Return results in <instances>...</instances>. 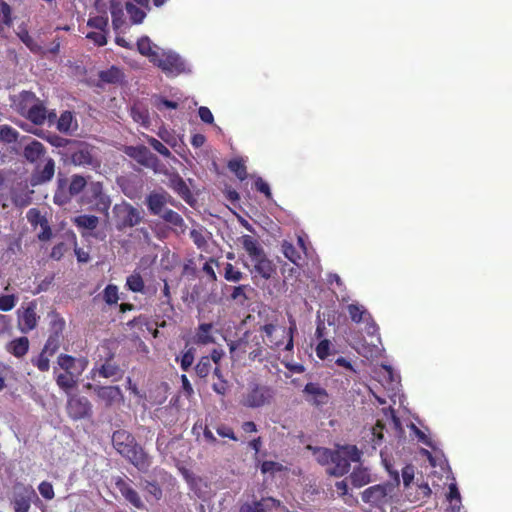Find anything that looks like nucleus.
<instances>
[{
  "instance_id": "nucleus-1",
  "label": "nucleus",
  "mask_w": 512,
  "mask_h": 512,
  "mask_svg": "<svg viewBox=\"0 0 512 512\" xmlns=\"http://www.w3.org/2000/svg\"><path fill=\"white\" fill-rule=\"evenodd\" d=\"M112 445L115 450L126 458L139 471L146 472L151 466V457L137 443L135 437L124 429L114 431Z\"/></svg>"
},
{
  "instance_id": "nucleus-2",
  "label": "nucleus",
  "mask_w": 512,
  "mask_h": 512,
  "mask_svg": "<svg viewBox=\"0 0 512 512\" xmlns=\"http://www.w3.org/2000/svg\"><path fill=\"white\" fill-rule=\"evenodd\" d=\"M260 337L267 348L278 351H293L294 334L297 332V325L294 319L289 320V327H279L273 323L261 325L258 329Z\"/></svg>"
},
{
  "instance_id": "nucleus-3",
  "label": "nucleus",
  "mask_w": 512,
  "mask_h": 512,
  "mask_svg": "<svg viewBox=\"0 0 512 512\" xmlns=\"http://www.w3.org/2000/svg\"><path fill=\"white\" fill-rule=\"evenodd\" d=\"M57 364L64 373L55 377L56 384L68 393L77 386L80 376L88 367L89 360L84 356L73 357L69 354H60L57 357Z\"/></svg>"
},
{
  "instance_id": "nucleus-4",
  "label": "nucleus",
  "mask_w": 512,
  "mask_h": 512,
  "mask_svg": "<svg viewBox=\"0 0 512 512\" xmlns=\"http://www.w3.org/2000/svg\"><path fill=\"white\" fill-rule=\"evenodd\" d=\"M61 160L78 167L97 170L101 166V160L97 156L95 146L85 142L74 140L70 148L58 152Z\"/></svg>"
},
{
  "instance_id": "nucleus-5",
  "label": "nucleus",
  "mask_w": 512,
  "mask_h": 512,
  "mask_svg": "<svg viewBox=\"0 0 512 512\" xmlns=\"http://www.w3.org/2000/svg\"><path fill=\"white\" fill-rule=\"evenodd\" d=\"M240 242L253 263L251 273L254 274L255 277L260 276L265 280L270 279L275 272V266L272 261L268 259L259 242L250 235H243L240 238Z\"/></svg>"
},
{
  "instance_id": "nucleus-6",
  "label": "nucleus",
  "mask_w": 512,
  "mask_h": 512,
  "mask_svg": "<svg viewBox=\"0 0 512 512\" xmlns=\"http://www.w3.org/2000/svg\"><path fill=\"white\" fill-rule=\"evenodd\" d=\"M86 186L87 179L80 174H73L70 179L59 175L53 201L56 205L64 206L70 203L73 197L79 195Z\"/></svg>"
},
{
  "instance_id": "nucleus-7",
  "label": "nucleus",
  "mask_w": 512,
  "mask_h": 512,
  "mask_svg": "<svg viewBox=\"0 0 512 512\" xmlns=\"http://www.w3.org/2000/svg\"><path fill=\"white\" fill-rule=\"evenodd\" d=\"M362 452L355 445H343L334 449L331 466L327 468V473L331 476L341 477L350 470L351 462H359Z\"/></svg>"
},
{
  "instance_id": "nucleus-8",
  "label": "nucleus",
  "mask_w": 512,
  "mask_h": 512,
  "mask_svg": "<svg viewBox=\"0 0 512 512\" xmlns=\"http://www.w3.org/2000/svg\"><path fill=\"white\" fill-rule=\"evenodd\" d=\"M275 397V390L268 385L250 382L242 396L241 403L247 408H260L270 405Z\"/></svg>"
},
{
  "instance_id": "nucleus-9",
  "label": "nucleus",
  "mask_w": 512,
  "mask_h": 512,
  "mask_svg": "<svg viewBox=\"0 0 512 512\" xmlns=\"http://www.w3.org/2000/svg\"><path fill=\"white\" fill-rule=\"evenodd\" d=\"M152 63L167 76H178L186 72L184 60L172 51L159 52L158 57L152 58Z\"/></svg>"
},
{
  "instance_id": "nucleus-10",
  "label": "nucleus",
  "mask_w": 512,
  "mask_h": 512,
  "mask_svg": "<svg viewBox=\"0 0 512 512\" xmlns=\"http://www.w3.org/2000/svg\"><path fill=\"white\" fill-rule=\"evenodd\" d=\"M114 214L116 226L119 230L134 227L143 219L141 211L127 202L115 205Z\"/></svg>"
},
{
  "instance_id": "nucleus-11",
  "label": "nucleus",
  "mask_w": 512,
  "mask_h": 512,
  "mask_svg": "<svg viewBox=\"0 0 512 512\" xmlns=\"http://www.w3.org/2000/svg\"><path fill=\"white\" fill-rule=\"evenodd\" d=\"M37 498V494L32 486L23 483H16L13 486V497L11 504L14 512H29L31 502Z\"/></svg>"
},
{
  "instance_id": "nucleus-12",
  "label": "nucleus",
  "mask_w": 512,
  "mask_h": 512,
  "mask_svg": "<svg viewBox=\"0 0 512 512\" xmlns=\"http://www.w3.org/2000/svg\"><path fill=\"white\" fill-rule=\"evenodd\" d=\"M392 490L393 485L389 483L373 485L362 492L361 498L364 503L376 508H382L389 503L388 496Z\"/></svg>"
},
{
  "instance_id": "nucleus-13",
  "label": "nucleus",
  "mask_w": 512,
  "mask_h": 512,
  "mask_svg": "<svg viewBox=\"0 0 512 512\" xmlns=\"http://www.w3.org/2000/svg\"><path fill=\"white\" fill-rule=\"evenodd\" d=\"M65 329V320L58 314H54L50 322V334L44 344V353L54 355L60 348L63 341V331Z\"/></svg>"
},
{
  "instance_id": "nucleus-14",
  "label": "nucleus",
  "mask_w": 512,
  "mask_h": 512,
  "mask_svg": "<svg viewBox=\"0 0 512 512\" xmlns=\"http://www.w3.org/2000/svg\"><path fill=\"white\" fill-rule=\"evenodd\" d=\"M67 413L75 421L92 416V405L84 396L73 395L67 400Z\"/></svg>"
},
{
  "instance_id": "nucleus-15",
  "label": "nucleus",
  "mask_w": 512,
  "mask_h": 512,
  "mask_svg": "<svg viewBox=\"0 0 512 512\" xmlns=\"http://www.w3.org/2000/svg\"><path fill=\"white\" fill-rule=\"evenodd\" d=\"M94 392L105 407H112L124 401V395L119 386H95Z\"/></svg>"
},
{
  "instance_id": "nucleus-16",
  "label": "nucleus",
  "mask_w": 512,
  "mask_h": 512,
  "mask_svg": "<svg viewBox=\"0 0 512 512\" xmlns=\"http://www.w3.org/2000/svg\"><path fill=\"white\" fill-rule=\"evenodd\" d=\"M171 196L165 192H151L146 197V205L149 212L155 216H161L166 210L165 206L167 203L173 204Z\"/></svg>"
},
{
  "instance_id": "nucleus-17",
  "label": "nucleus",
  "mask_w": 512,
  "mask_h": 512,
  "mask_svg": "<svg viewBox=\"0 0 512 512\" xmlns=\"http://www.w3.org/2000/svg\"><path fill=\"white\" fill-rule=\"evenodd\" d=\"M36 314V303L30 302L22 312L18 311V325L23 333H28L36 328L38 323Z\"/></svg>"
},
{
  "instance_id": "nucleus-18",
  "label": "nucleus",
  "mask_w": 512,
  "mask_h": 512,
  "mask_svg": "<svg viewBox=\"0 0 512 512\" xmlns=\"http://www.w3.org/2000/svg\"><path fill=\"white\" fill-rule=\"evenodd\" d=\"M115 486L121 493V495L128 501L132 506L137 509H145V504L142 501L139 493L129 484L128 481L119 477L115 481Z\"/></svg>"
},
{
  "instance_id": "nucleus-19",
  "label": "nucleus",
  "mask_w": 512,
  "mask_h": 512,
  "mask_svg": "<svg viewBox=\"0 0 512 512\" xmlns=\"http://www.w3.org/2000/svg\"><path fill=\"white\" fill-rule=\"evenodd\" d=\"M303 393L306 395V400L317 407L325 405L329 401L327 391L318 383H307L303 389Z\"/></svg>"
},
{
  "instance_id": "nucleus-20",
  "label": "nucleus",
  "mask_w": 512,
  "mask_h": 512,
  "mask_svg": "<svg viewBox=\"0 0 512 512\" xmlns=\"http://www.w3.org/2000/svg\"><path fill=\"white\" fill-rule=\"evenodd\" d=\"M55 174V161L51 157L45 159L43 167L37 166L32 174V185L45 184L52 180Z\"/></svg>"
},
{
  "instance_id": "nucleus-21",
  "label": "nucleus",
  "mask_w": 512,
  "mask_h": 512,
  "mask_svg": "<svg viewBox=\"0 0 512 512\" xmlns=\"http://www.w3.org/2000/svg\"><path fill=\"white\" fill-rule=\"evenodd\" d=\"M125 152L128 156L144 166H150L157 161V157L144 145L129 146L126 148Z\"/></svg>"
},
{
  "instance_id": "nucleus-22",
  "label": "nucleus",
  "mask_w": 512,
  "mask_h": 512,
  "mask_svg": "<svg viewBox=\"0 0 512 512\" xmlns=\"http://www.w3.org/2000/svg\"><path fill=\"white\" fill-rule=\"evenodd\" d=\"M89 192L92 200L100 211L106 212L110 208L111 200L103 191V183L96 181L89 184Z\"/></svg>"
},
{
  "instance_id": "nucleus-23",
  "label": "nucleus",
  "mask_w": 512,
  "mask_h": 512,
  "mask_svg": "<svg viewBox=\"0 0 512 512\" xmlns=\"http://www.w3.org/2000/svg\"><path fill=\"white\" fill-rule=\"evenodd\" d=\"M245 344L249 347L248 357L251 361H258L262 363L267 359L265 354V344L262 341L260 335H255L250 342L246 341Z\"/></svg>"
},
{
  "instance_id": "nucleus-24",
  "label": "nucleus",
  "mask_w": 512,
  "mask_h": 512,
  "mask_svg": "<svg viewBox=\"0 0 512 512\" xmlns=\"http://www.w3.org/2000/svg\"><path fill=\"white\" fill-rule=\"evenodd\" d=\"M28 121L33 123L34 125L41 126L46 122V105L44 101L38 100L35 105H33L24 116Z\"/></svg>"
},
{
  "instance_id": "nucleus-25",
  "label": "nucleus",
  "mask_w": 512,
  "mask_h": 512,
  "mask_svg": "<svg viewBox=\"0 0 512 512\" xmlns=\"http://www.w3.org/2000/svg\"><path fill=\"white\" fill-rule=\"evenodd\" d=\"M46 154L45 146L38 140H32L23 149L24 158L30 163H36Z\"/></svg>"
},
{
  "instance_id": "nucleus-26",
  "label": "nucleus",
  "mask_w": 512,
  "mask_h": 512,
  "mask_svg": "<svg viewBox=\"0 0 512 512\" xmlns=\"http://www.w3.org/2000/svg\"><path fill=\"white\" fill-rule=\"evenodd\" d=\"M30 342L25 336L13 339L6 345V350L16 358L24 357L29 351Z\"/></svg>"
},
{
  "instance_id": "nucleus-27",
  "label": "nucleus",
  "mask_w": 512,
  "mask_h": 512,
  "mask_svg": "<svg viewBox=\"0 0 512 512\" xmlns=\"http://www.w3.org/2000/svg\"><path fill=\"white\" fill-rule=\"evenodd\" d=\"M213 324L201 323L196 329L194 342L198 345H208L215 343V338L212 335Z\"/></svg>"
},
{
  "instance_id": "nucleus-28",
  "label": "nucleus",
  "mask_w": 512,
  "mask_h": 512,
  "mask_svg": "<svg viewBox=\"0 0 512 512\" xmlns=\"http://www.w3.org/2000/svg\"><path fill=\"white\" fill-rule=\"evenodd\" d=\"M39 100L34 92L22 91L18 96L17 111L23 117L25 113Z\"/></svg>"
},
{
  "instance_id": "nucleus-29",
  "label": "nucleus",
  "mask_w": 512,
  "mask_h": 512,
  "mask_svg": "<svg viewBox=\"0 0 512 512\" xmlns=\"http://www.w3.org/2000/svg\"><path fill=\"white\" fill-rule=\"evenodd\" d=\"M431 489L427 482L417 483V489L415 493H412L411 490L406 492L407 499L412 502H425L431 495Z\"/></svg>"
},
{
  "instance_id": "nucleus-30",
  "label": "nucleus",
  "mask_w": 512,
  "mask_h": 512,
  "mask_svg": "<svg viewBox=\"0 0 512 512\" xmlns=\"http://www.w3.org/2000/svg\"><path fill=\"white\" fill-rule=\"evenodd\" d=\"M156 46L151 42L149 37L143 36L137 41V50L138 52L149 58V61L152 63V58L158 57L159 52L155 50Z\"/></svg>"
},
{
  "instance_id": "nucleus-31",
  "label": "nucleus",
  "mask_w": 512,
  "mask_h": 512,
  "mask_svg": "<svg viewBox=\"0 0 512 512\" xmlns=\"http://www.w3.org/2000/svg\"><path fill=\"white\" fill-rule=\"evenodd\" d=\"M308 449L312 450L316 461L322 465H330L333 460L334 450L325 447H312L308 446Z\"/></svg>"
},
{
  "instance_id": "nucleus-32",
  "label": "nucleus",
  "mask_w": 512,
  "mask_h": 512,
  "mask_svg": "<svg viewBox=\"0 0 512 512\" xmlns=\"http://www.w3.org/2000/svg\"><path fill=\"white\" fill-rule=\"evenodd\" d=\"M165 222L170 224L174 229H179L181 232L185 230V223L182 216L174 210L166 209L160 216Z\"/></svg>"
},
{
  "instance_id": "nucleus-33",
  "label": "nucleus",
  "mask_w": 512,
  "mask_h": 512,
  "mask_svg": "<svg viewBox=\"0 0 512 512\" xmlns=\"http://www.w3.org/2000/svg\"><path fill=\"white\" fill-rule=\"evenodd\" d=\"M347 311L350 316V319L357 324L363 322L365 319L370 318V313L368 312V310L364 306L359 304H349L347 306Z\"/></svg>"
},
{
  "instance_id": "nucleus-34",
  "label": "nucleus",
  "mask_w": 512,
  "mask_h": 512,
  "mask_svg": "<svg viewBox=\"0 0 512 512\" xmlns=\"http://www.w3.org/2000/svg\"><path fill=\"white\" fill-rule=\"evenodd\" d=\"M281 250L284 256L293 264L299 266L302 260L301 253L296 249L293 243L283 240Z\"/></svg>"
},
{
  "instance_id": "nucleus-35",
  "label": "nucleus",
  "mask_w": 512,
  "mask_h": 512,
  "mask_svg": "<svg viewBox=\"0 0 512 512\" xmlns=\"http://www.w3.org/2000/svg\"><path fill=\"white\" fill-rule=\"evenodd\" d=\"M20 40L26 47L34 54H45L43 47L29 34L27 30H22L18 33Z\"/></svg>"
},
{
  "instance_id": "nucleus-36",
  "label": "nucleus",
  "mask_w": 512,
  "mask_h": 512,
  "mask_svg": "<svg viewBox=\"0 0 512 512\" xmlns=\"http://www.w3.org/2000/svg\"><path fill=\"white\" fill-rule=\"evenodd\" d=\"M110 12L114 29H119L124 24V12L121 3L118 0H112Z\"/></svg>"
},
{
  "instance_id": "nucleus-37",
  "label": "nucleus",
  "mask_w": 512,
  "mask_h": 512,
  "mask_svg": "<svg viewBox=\"0 0 512 512\" xmlns=\"http://www.w3.org/2000/svg\"><path fill=\"white\" fill-rule=\"evenodd\" d=\"M99 79L105 83L117 84L122 81L123 73L119 68L112 66L107 70L100 71Z\"/></svg>"
},
{
  "instance_id": "nucleus-38",
  "label": "nucleus",
  "mask_w": 512,
  "mask_h": 512,
  "mask_svg": "<svg viewBox=\"0 0 512 512\" xmlns=\"http://www.w3.org/2000/svg\"><path fill=\"white\" fill-rule=\"evenodd\" d=\"M73 222L78 228L94 230L99 224V218L95 215L83 214L75 217Z\"/></svg>"
},
{
  "instance_id": "nucleus-39",
  "label": "nucleus",
  "mask_w": 512,
  "mask_h": 512,
  "mask_svg": "<svg viewBox=\"0 0 512 512\" xmlns=\"http://www.w3.org/2000/svg\"><path fill=\"white\" fill-rule=\"evenodd\" d=\"M74 122V116L71 111H64L61 113L57 120V129L59 132L64 134H70L72 132V124Z\"/></svg>"
},
{
  "instance_id": "nucleus-40",
  "label": "nucleus",
  "mask_w": 512,
  "mask_h": 512,
  "mask_svg": "<svg viewBox=\"0 0 512 512\" xmlns=\"http://www.w3.org/2000/svg\"><path fill=\"white\" fill-rule=\"evenodd\" d=\"M126 287L134 293H144L145 283L139 272H133L126 279Z\"/></svg>"
},
{
  "instance_id": "nucleus-41",
  "label": "nucleus",
  "mask_w": 512,
  "mask_h": 512,
  "mask_svg": "<svg viewBox=\"0 0 512 512\" xmlns=\"http://www.w3.org/2000/svg\"><path fill=\"white\" fill-rule=\"evenodd\" d=\"M125 7H126L127 13L130 16L132 23L139 24L144 20V18L146 16V12L144 11V9L146 7H141L132 2H126Z\"/></svg>"
},
{
  "instance_id": "nucleus-42",
  "label": "nucleus",
  "mask_w": 512,
  "mask_h": 512,
  "mask_svg": "<svg viewBox=\"0 0 512 512\" xmlns=\"http://www.w3.org/2000/svg\"><path fill=\"white\" fill-rule=\"evenodd\" d=\"M35 134L38 135L39 137H42L44 140H46L52 146L57 147V148H63V150L70 148L71 142L74 141L72 139H67V138L61 137L57 134H49L47 136H44L43 133H35Z\"/></svg>"
},
{
  "instance_id": "nucleus-43",
  "label": "nucleus",
  "mask_w": 512,
  "mask_h": 512,
  "mask_svg": "<svg viewBox=\"0 0 512 512\" xmlns=\"http://www.w3.org/2000/svg\"><path fill=\"white\" fill-rule=\"evenodd\" d=\"M228 168L235 176L243 181L247 178V169L242 159H232L228 162Z\"/></svg>"
},
{
  "instance_id": "nucleus-44",
  "label": "nucleus",
  "mask_w": 512,
  "mask_h": 512,
  "mask_svg": "<svg viewBox=\"0 0 512 512\" xmlns=\"http://www.w3.org/2000/svg\"><path fill=\"white\" fill-rule=\"evenodd\" d=\"M51 356L52 355L48 353H44V350L42 349L37 356L31 358V363L33 366L37 367L39 371L47 372L50 368L49 357Z\"/></svg>"
},
{
  "instance_id": "nucleus-45",
  "label": "nucleus",
  "mask_w": 512,
  "mask_h": 512,
  "mask_svg": "<svg viewBox=\"0 0 512 512\" xmlns=\"http://www.w3.org/2000/svg\"><path fill=\"white\" fill-rule=\"evenodd\" d=\"M248 289H250L249 285H239L233 287L229 296L230 300L235 301L237 304L244 305L248 300V296L246 294V290Z\"/></svg>"
},
{
  "instance_id": "nucleus-46",
  "label": "nucleus",
  "mask_w": 512,
  "mask_h": 512,
  "mask_svg": "<svg viewBox=\"0 0 512 512\" xmlns=\"http://www.w3.org/2000/svg\"><path fill=\"white\" fill-rule=\"evenodd\" d=\"M195 373L199 378H206L212 369L210 358L208 356H202L195 366Z\"/></svg>"
},
{
  "instance_id": "nucleus-47",
  "label": "nucleus",
  "mask_w": 512,
  "mask_h": 512,
  "mask_svg": "<svg viewBox=\"0 0 512 512\" xmlns=\"http://www.w3.org/2000/svg\"><path fill=\"white\" fill-rule=\"evenodd\" d=\"M401 477L403 481L404 488L407 491L411 490V484L415 477V467L412 464H407L402 468Z\"/></svg>"
},
{
  "instance_id": "nucleus-48",
  "label": "nucleus",
  "mask_w": 512,
  "mask_h": 512,
  "mask_svg": "<svg viewBox=\"0 0 512 512\" xmlns=\"http://www.w3.org/2000/svg\"><path fill=\"white\" fill-rule=\"evenodd\" d=\"M143 490L150 496L153 497L154 500L158 501L162 498L163 492L160 485L156 481H147L145 480L142 484Z\"/></svg>"
},
{
  "instance_id": "nucleus-49",
  "label": "nucleus",
  "mask_w": 512,
  "mask_h": 512,
  "mask_svg": "<svg viewBox=\"0 0 512 512\" xmlns=\"http://www.w3.org/2000/svg\"><path fill=\"white\" fill-rule=\"evenodd\" d=\"M19 133L9 125L0 126V140L5 143H14L17 141Z\"/></svg>"
},
{
  "instance_id": "nucleus-50",
  "label": "nucleus",
  "mask_w": 512,
  "mask_h": 512,
  "mask_svg": "<svg viewBox=\"0 0 512 512\" xmlns=\"http://www.w3.org/2000/svg\"><path fill=\"white\" fill-rule=\"evenodd\" d=\"M103 300L108 305L116 304L119 300L118 287L115 284H108L103 290Z\"/></svg>"
},
{
  "instance_id": "nucleus-51",
  "label": "nucleus",
  "mask_w": 512,
  "mask_h": 512,
  "mask_svg": "<svg viewBox=\"0 0 512 512\" xmlns=\"http://www.w3.org/2000/svg\"><path fill=\"white\" fill-rule=\"evenodd\" d=\"M146 141L155 151H157L163 157L169 158L172 156L171 151L158 139L152 136H147Z\"/></svg>"
},
{
  "instance_id": "nucleus-52",
  "label": "nucleus",
  "mask_w": 512,
  "mask_h": 512,
  "mask_svg": "<svg viewBox=\"0 0 512 512\" xmlns=\"http://www.w3.org/2000/svg\"><path fill=\"white\" fill-rule=\"evenodd\" d=\"M224 278L227 281L238 282L243 278V273L234 268L231 263H226L224 268Z\"/></svg>"
},
{
  "instance_id": "nucleus-53",
  "label": "nucleus",
  "mask_w": 512,
  "mask_h": 512,
  "mask_svg": "<svg viewBox=\"0 0 512 512\" xmlns=\"http://www.w3.org/2000/svg\"><path fill=\"white\" fill-rule=\"evenodd\" d=\"M0 19L6 26L12 25V10L10 5L4 0H0Z\"/></svg>"
},
{
  "instance_id": "nucleus-54",
  "label": "nucleus",
  "mask_w": 512,
  "mask_h": 512,
  "mask_svg": "<svg viewBox=\"0 0 512 512\" xmlns=\"http://www.w3.org/2000/svg\"><path fill=\"white\" fill-rule=\"evenodd\" d=\"M351 481L355 487H361L370 481L369 475L365 470L353 471Z\"/></svg>"
},
{
  "instance_id": "nucleus-55",
  "label": "nucleus",
  "mask_w": 512,
  "mask_h": 512,
  "mask_svg": "<svg viewBox=\"0 0 512 512\" xmlns=\"http://www.w3.org/2000/svg\"><path fill=\"white\" fill-rule=\"evenodd\" d=\"M119 367L115 364L105 362L101 365V367L98 370V373L103 378H111L118 374Z\"/></svg>"
},
{
  "instance_id": "nucleus-56",
  "label": "nucleus",
  "mask_w": 512,
  "mask_h": 512,
  "mask_svg": "<svg viewBox=\"0 0 512 512\" xmlns=\"http://www.w3.org/2000/svg\"><path fill=\"white\" fill-rule=\"evenodd\" d=\"M131 115L134 121L145 126L149 124V113L147 110L139 109L137 106H133L131 109Z\"/></svg>"
},
{
  "instance_id": "nucleus-57",
  "label": "nucleus",
  "mask_w": 512,
  "mask_h": 512,
  "mask_svg": "<svg viewBox=\"0 0 512 512\" xmlns=\"http://www.w3.org/2000/svg\"><path fill=\"white\" fill-rule=\"evenodd\" d=\"M17 303V297L14 294L9 295H0V310L1 311H10L12 310Z\"/></svg>"
},
{
  "instance_id": "nucleus-58",
  "label": "nucleus",
  "mask_w": 512,
  "mask_h": 512,
  "mask_svg": "<svg viewBox=\"0 0 512 512\" xmlns=\"http://www.w3.org/2000/svg\"><path fill=\"white\" fill-rule=\"evenodd\" d=\"M195 349L189 348L183 353L180 360V367L183 371H188L194 362Z\"/></svg>"
},
{
  "instance_id": "nucleus-59",
  "label": "nucleus",
  "mask_w": 512,
  "mask_h": 512,
  "mask_svg": "<svg viewBox=\"0 0 512 512\" xmlns=\"http://www.w3.org/2000/svg\"><path fill=\"white\" fill-rule=\"evenodd\" d=\"M172 188L183 198L190 195V189L186 185L185 181L179 176L172 181Z\"/></svg>"
},
{
  "instance_id": "nucleus-60",
  "label": "nucleus",
  "mask_w": 512,
  "mask_h": 512,
  "mask_svg": "<svg viewBox=\"0 0 512 512\" xmlns=\"http://www.w3.org/2000/svg\"><path fill=\"white\" fill-rule=\"evenodd\" d=\"M283 465L279 462H275V461H263L262 464H261V472L263 474H267V473H271V474H274L276 472H280L283 470Z\"/></svg>"
},
{
  "instance_id": "nucleus-61",
  "label": "nucleus",
  "mask_w": 512,
  "mask_h": 512,
  "mask_svg": "<svg viewBox=\"0 0 512 512\" xmlns=\"http://www.w3.org/2000/svg\"><path fill=\"white\" fill-rule=\"evenodd\" d=\"M106 31H92L87 33L86 38L93 41L97 46H104L107 43Z\"/></svg>"
},
{
  "instance_id": "nucleus-62",
  "label": "nucleus",
  "mask_w": 512,
  "mask_h": 512,
  "mask_svg": "<svg viewBox=\"0 0 512 512\" xmlns=\"http://www.w3.org/2000/svg\"><path fill=\"white\" fill-rule=\"evenodd\" d=\"M38 490H39V493L41 494V496L43 498H45L46 500H51L55 496L53 486L50 482H47V481L41 482L38 486Z\"/></svg>"
},
{
  "instance_id": "nucleus-63",
  "label": "nucleus",
  "mask_w": 512,
  "mask_h": 512,
  "mask_svg": "<svg viewBox=\"0 0 512 512\" xmlns=\"http://www.w3.org/2000/svg\"><path fill=\"white\" fill-rule=\"evenodd\" d=\"M190 238L199 249H203L207 245V240L200 230L192 229L190 231Z\"/></svg>"
},
{
  "instance_id": "nucleus-64",
  "label": "nucleus",
  "mask_w": 512,
  "mask_h": 512,
  "mask_svg": "<svg viewBox=\"0 0 512 512\" xmlns=\"http://www.w3.org/2000/svg\"><path fill=\"white\" fill-rule=\"evenodd\" d=\"M26 216L27 220L32 226H41L43 219H46L44 216L41 215L40 211L37 208L29 209Z\"/></svg>"
}]
</instances>
